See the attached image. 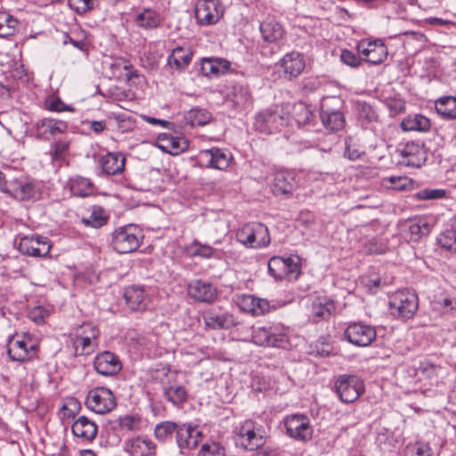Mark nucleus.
Instances as JSON below:
<instances>
[{
	"mask_svg": "<svg viewBox=\"0 0 456 456\" xmlns=\"http://www.w3.org/2000/svg\"><path fill=\"white\" fill-rule=\"evenodd\" d=\"M435 108L437 114L446 120L456 119V97L442 96L435 102Z\"/></svg>",
	"mask_w": 456,
	"mask_h": 456,
	"instance_id": "a19ab883",
	"label": "nucleus"
},
{
	"mask_svg": "<svg viewBox=\"0 0 456 456\" xmlns=\"http://www.w3.org/2000/svg\"><path fill=\"white\" fill-rule=\"evenodd\" d=\"M286 434L297 441H308L313 436L310 419L304 414H291L284 419Z\"/></svg>",
	"mask_w": 456,
	"mask_h": 456,
	"instance_id": "ddd939ff",
	"label": "nucleus"
},
{
	"mask_svg": "<svg viewBox=\"0 0 456 456\" xmlns=\"http://www.w3.org/2000/svg\"><path fill=\"white\" fill-rule=\"evenodd\" d=\"M230 62L224 59L203 58L200 61V71L203 76H217L230 69Z\"/></svg>",
	"mask_w": 456,
	"mask_h": 456,
	"instance_id": "4c0bfd02",
	"label": "nucleus"
},
{
	"mask_svg": "<svg viewBox=\"0 0 456 456\" xmlns=\"http://www.w3.org/2000/svg\"><path fill=\"white\" fill-rule=\"evenodd\" d=\"M79 410V403L77 400L70 399L67 403H64L61 410L60 414L61 419H71L74 418L76 413Z\"/></svg>",
	"mask_w": 456,
	"mask_h": 456,
	"instance_id": "680f3d73",
	"label": "nucleus"
},
{
	"mask_svg": "<svg viewBox=\"0 0 456 456\" xmlns=\"http://www.w3.org/2000/svg\"><path fill=\"white\" fill-rule=\"evenodd\" d=\"M34 128L37 139L50 141L64 134L68 129V124L61 119L44 118L35 122Z\"/></svg>",
	"mask_w": 456,
	"mask_h": 456,
	"instance_id": "f3484780",
	"label": "nucleus"
},
{
	"mask_svg": "<svg viewBox=\"0 0 456 456\" xmlns=\"http://www.w3.org/2000/svg\"><path fill=\"white\" fill-rule=\"evenodd\" d=\"M7 194L19 201H37L41 199L42 185L37 180L20 175L9 180Z\"/></svg>",
	"mask_w": 456,
	"mask_h": 456,
	"instance_id": "39448f33",
	"label": "nucleus"
},
{
	"mask_svg": "<svg viewBox=\"0 0 456 456\" xmlns=\"http://www.w3.org/2000/svg\"><path fill=\"white\" fill-rule=\"evenodd\" d=\"M364 390L363 381L355 375H340L335 382V391L345 403L356 401Z\"/></svg>",
	"mask_w": 456,
	"mask_h": 456,
	"instance_id": "9d476101",
	"label": "nucleus"
},
{
	"mask_svg": "<svg viewBox=\"0 0 456 456\" xmlns=\"http://www.w3.org/2000/svg\"><path fill=\"white\" fill-rule=\"evenodd\" d=\"M240 307L243 311L252 313L254 315H261L269 309L266 299L258 298L252 295H244L240 299Z\"/></svg>",
	"mask_w": 456,
	"mask_h": 456,
	"instance_id": "ea45409f",
	"label": "nucleus"
},
{
	"mask_svg": "<svg viewBox=\"0 0 456 456\" xmlns=\"http://www.w3.org/2000/svg\"><path fill=\"white\" fill-rule=\"evenodd\" d=\"M259 30L265 43L277 45H280L286 35L283 25L273 17L264 20L260 23Z\"/></svg>",
	"mask_w": 456,
	"mask_h": 456,
	"instance_id": "393cba45",
	"label": "nucleus"
},
{
	"mask_svg": "<svg viewBox=\"0 0 456 456\" xmlns=\"http://www.w3.org/2000/svg\"><path fill=\"white\" fill-rule=\"evenodd\" d=\"M229 102L237 111L249 108L252 105V96L248 87L240 84L233 86L229 94Z\"/></svg>",
	"mask_w": 456,
	"mask_h": 456,
	"instance_id": "f704fd0d",
	"label": "nucleus"
},
{
	"mask_svg": "<svg viewBox=\"0 0 456 456\" xmlns=\"http://www.w3.org/2000/svg\"><path fill=\"white\" fill-rule=\"evenodd\" d=\"M126 157L122 152H108L99 159V166L106 175H118L124 172Z\"/></svg>",
	"mask_w": 456,
	"mask_h": 456,
	"instance_id": "bb28decb",
	"label": "nucleus"
},
{
	"mask_svg": "<svg viewBox=\"0 0 456 456\" xmlns=\"http://www.w3.org/2000/svg\"><path fill=\"white\" fill-rule=\"evenodd\" d=\"M356 49L362 61L374 65L382 63L387 56V46L380 39H362Z\"/></svg>",
	"mask_w": 456,
	"mask_h": 456,
	"instance_id": "4468645a",
	"label": "nucleus"
},
{
	"mask_svg": "<svg viewBox=\"0 0 456 456\" xmlns=\"http://www.w3.org/2000/svg\"><path fill=\"white\" fill-rule=\"evenodd\" d=\"M71 431L75 436L91 442L97 436L98 427L94 421L89 419L87 417L80 416L72 424Z\"/></svg>",
	"mask_w": 456,
	"mask_h": 456,
	"instance_id": "72a5a7b5",
	"label": "nucleus"
},
{
	"mask_svg": "<svg viewBox=\"0 0 456 456\" xmlns=\"http://www.w3.org/2000/svg\"><path fill=\"white\" fill-rule=\"evenodd\" d=\"M268 273L276 281L297 279L301 273V259L298 256H272L268 262Z\"/></svg>",
	"mask_w": 456,
	"mask_h": 456,
	"instance_id": "6e6552de",
	"label": "nucleus"
},
{
	"mask_svg": "<svg viewBox=\"0 0 456 456\" xmlns=\"http://www.w3.org/2000/svg\"><path fill=\"white\" fill-rule=\"evenodd\" d=\"M283 73V77L289 80L297 77L305 69L304 56L298 52L287 53L276 64Z\"/></svg>",
	"mask_w": 456,
	"mask_h": 456,
	"instance_id": "aec40b11",
	"label": "nucleus"
},
{
	"mask_svg": "<svg viewBox=\"0 0 456 456\" xmlns=\"http://www.w3.org/2000/svg\"><path fill=\"white\" fill-rule=\"evenodd\" d=\"M86 407L97 413L106 414L117 406L116 397L113 392L105 387H96L89 390L86 397Z\"/></svg>",
	"mask_w": 456,
	"mask_h": 456,
	"instance_id": "1a4fd4ad",
	"label": "nucleus"
},
{
	"mask_svg": "<svg viewBox=\"0 0 456 456\" xmlns=\"http://www.w3.org/2000/svg\"><path fill=\"white\" fill-rule=\"evenodd\" d=\"M271 190L275 196L289 197L297 188L296 175L289 170H278L272 175Z\"/></svg>",
	"mask_w": 456,
	"mask_h": 456,
	"instance_id": "6ab92c4d",
	"label": "nucleus"
},
{
	"mask_svg": "<svg viewBox=\"0 0 456 456\" xmlns=\"http://www.w3.org/2000/svg\"><path fill=\"white\" fill-rule=\"evenodd\" d=\"M340 60L343 63L350 66V67H358L361 64L362 57L357 56L352 51L344 49L340 54Z\"/></svg>",
	"mask_w": 456,
	"mask_h": 456,
	"instance_id": "338daca9",
	"label": "nucleus"
},
{
	"mask_svg": "<svg viewBox=\"0 0 456 456\" xmlns=\"http://www.w3.org/2000/svg\"><path fill=\"white\" fill-rule=\"evenodd\" d=\"M346 339L352 345L361 347L370 346L377 338L375 327L362 322L348 324L344 331Z\"/></svg>",
	"mask_w": 456,
	"mask_h": 456,
	"instance_id": "f8f14e48",
	"label": "nucleus"
},
{
	"mask_svg": "<svg viewBox=\"0 0 456 456\" xmlns=\"http://www.w3.org/2000/svg\"><path fill=\"white\" fill-rule=\"evenodd\" d=\"M69 142L66 141L59 140L55 142L51 148V155L53 159H59L63 157V155L69 150Z\"/></svg>",
	"mask_w": 456,
	"mask_h": 456,
	"instance_id": "774afa93",
	"label": "nucleus"
},
{
	"mask_svg": "<svg viewBox=\"0 0 456 456\" xmlns=\"http://www.w3.org/2000/svg\"><path fill=\"white\" fill-rule=\"evenodd\" d=\"M398 151L403 158V163L411 167H420L428 157L424 145L419 142H408Z\"/></svg>",
	"mask_w": 456,
	"mask_h": 456,
	"instance_id": "412c9836",
	"label": "nucleus"
},
{
	"mask_svg": "<svg viewBox=\"0 0 456 456\" xmlns=\"http://www.w3.org/2000/svg\"><path fill=\"white\" fill-rule=\"evenodd\" d=\"M430 126L429 118L421 114L408 115L401 122L403 131L427 132Z\"/></svg>",
	"mask_w": 456,
	"mask_h": 456,
	"instance_id": "79ce46f5",
	"label": "nucleus"
},
{
	"mask_svg": "<svg viewBox=\"0 0 456 456\" xmlns=\"http://www.w3.org/2000/svg\"><path fill=\"white\" fill-rule=\"evenodd\" d=\"M385 183L388 188L403 191L407 187L409 180L406 176H390L385 179Z\"/></svg>",
	"mask_w": 456,
	"mask_h": 456,
	"instance_id": "69168bd1",
	"label": "nucleus"
},
{
	"mask_svg": "<svg viewBox=\"0 0 456 456\" xmlns=\"http://www.w3.org/2000/svg\"><path fill=\"white\" fill-rule=\"evenodd\" d=\"M184 120L192 127L205 126L211 120V113L205 109H191L185 114Z\"/></svg>",
	"mask_w": 456,
	"mask_h": 456,
	"instance_id": "49530a36",
	"label": "nucleus"
},
{
	"mask_svg": "<svg viewBox=\"0 0 456 456\" xmlns=\"http://www.w3.org/2000/svg\"><path fill=\"white\" fill-rule=\"evenodd\" d=\"M256 121L265 124L263 130L272 132V129H277L279 125H281L283 118L281 115L275 112H262L256 117Z\"/></svg>",
	"mask_w": 456,
	"mask_h": 456,
	"instance_id": "3c124183",
	"label": "nucleus"
},
{
	"mask_svg": "<svg viewBox=\"0 0 456 456\" xmlns=\"http://www.w3.org/2000/svg\"><path fill=\"white\" fill-rule=\"evenodd\" d=\"M193 53L188 46H176L167 57V63L177 70H183L191 61Z\"/></svg>",
	"mask_w": 456,
	"mask_h": 456,
	"instance_id": "c9c22d12",
	"label": "nucleus"
},
{
	"mask_svg": "<svg viewBox=\"0 0 456 456\" xmlns=\"http://www.w3.org/2000/svg\"><path fill=\"white\" fill-rule=\"evenodd\" d=\"M7 354L12 361L24 362L33 358L38 345L30 334L12 335L7 339Z\"/></svg>",
	"mask_w": 456,
	"mask_h": 456,
	"instance_id": "0eeeda50",
	"label": "nucleus"
},
{
	"mask_svg": "<svg viewBox=\"0 0 456 456\" xmlns=\"http://www.w3.org/2000/svg\"><path fill=\"white\" fill-rule=\"evenodd\" d=\"M126 452L131 456H154L156 444L146 436H137L127 441Z\"/></svg>",
	"mask_w": 456,
	"mask_h": 456,
	"instance_id": "7c9ffc66",
	"label": "nucleus"
},
{
	"mask_svg": "<svg viewBox=\"0 0 456 456\" xmlns=\"http://www.w3.org/2000/svg\"><path fill=\"white\" fill-rule=\"evenodd\" d=\"M434 310L441 313H448L456 309V300L449 297H437L432 302Z\"/></svg>",
	"mask_w": 456,
	"mask_h": 456,
	"instance_id": "6e6d98bb",
	"label": "nucleus"
},
{
	"mask_svg": "<svg viewBox=\"0 0 456 456\" xmlns=\"http://www.w3.org/2000/svg\"><path fill=\"white\" fill-rule=\"evenodd\" d=\"M275 327H257L253 330L252 340L255 344L264 346H279L282 335L276 332Z\"/></svg>",
	"mask_w": 456,
	"mask_h": 456,
	"instance_id": "c756f323",
	"label": "nucleus"
},
{
	"mask_svg": "<svg viewBox=\"0 0 456 456\" xmlns=\"http://www.w3.org/2000/svg\"><path fill=\"white\" fill-rule=\"evenodd\" d=\"M236 240L248 248H262L271 242L268 228L262 223L251 222L243 224L236 232Z\"/></svg>",
	"mask_w": 456,
	"mask_h": 456,
	"instance_id": "7ed1b4c3",
	"label": "nucleus"
},
{
	"mask_svg": "<svg viewBox=\"0 0 456 456\" xmlns=\"http://www.w3.org/2000/svg\"><path fill=\"white\" fill-rule=\"evenodd\" d=\"M110 69L111 70V75L116 78H120L124 75L126 77L127 80L134 77H138L137 71L134 69L133 65L129 61L125 58H115L112 60V62L110 64Z\"/></svg>",
	"mask_w": 456,
	"mask_h": 456,
	"instance_id": "37998d69",
	"label": "nucleus"
},
{
	"mask_svg": "<svg viewBox=\"0 0 456 456\" xmlns=\"http://www.w3.org/2000/svg\"><path fill=\"white\" fill-rule=\"evenodd\" d=\"M158 146L164 152L178 155L186 151L189 144L184 137L163 133L158 137Z\"/></svg>",
	"mask_w": 456,
	"mask_h": 456,
	"instance_id": "cd10ccee",
	"label": "nucleus"
},
{
	"mask_svg": "<svg viewBox=\"0 0 456 456\" xmlns=\"http://www.w3.org/2000/svg\"><path fill=\"white\" fill-rule=\"evenodd\" d=\"M362 283L370 294H376L383 286L385 281L379 276L369 275L362 278Z\"/></svg>",
	"mask_w": 456,
	"mask_h": 456,
	"instance_id": "4d7b16f0",
	"label": "nucleus"
},
{
	"mask_svg": "<svg viewBox=\"0 0 456 456\" xmlns=\"http://www.w3.org/2000/svg\"><path fill=\"white\" fill-rule=\"evenodd\" d=\"M191 256L203 258H212L219 256V250L207 244H201L195 240L189 248Z\"/></svg>",
	"mask_w": 456,
	"mask_h": 456,
	"instance_id": "603ef678",
	"label": "nucleus"
},
{
	"mask_svg": "<svg viewBox=\"0 0 456 456\" xmlns=\"http://www.w3.org/2000/svg\"><path fill=\"white\" fill-rule=\"evenodd\" d=\"M18 249L23 255L42 257L50 253L51 244L48 238L35 234L22 237Z\"/></svg>",
	"mask_w": 456,
	"mask_h": 456,
	"instance_id": "dca6fc26",
	"label": "nucleus"
},
{
	"mask_svg": "<svg viewBox=\"0 0 456 456\" xmlns=\"http://www.w3.org/2000/svg\"><path fill=\"white\" fill-rule=\"evenodd\" d=\"M237 435L241 446L249 451H255L265 444L262 435L256 432L255 423L252 420H245L238 428Z\"/></svg>",
	"mask_w": 456,
	"mask_h": 456,
	"instance_id": "b1692460",
	"label": "nucleus"
},
{
	"mask_svg": "<svg viewBox=\"0 0 456 456\" xmlns=\"http://www.w3.org/2000/svg\"><path fill=\"white\" fill-rule=\"evenodd\" d=\"M364 155V151L360 143L353 136L345 139L344 156L349 160H357Z\"/></svg>",
	"mask_w": 456,
	"mask_h": 456,
	"instance_id": "8fccbe9b",
	"label": "nucleus"
},
{
	"mask_svg": "<svg viewBox=\"0 0 456 456\" xmlns=\"http://www.w3.org/2000/svg\"><path fill=\"white\" fill-rule=\"evenodd\" d=\"M45 109L50 111L61 112L71 110L59 97H48L45 102Z\"/></svg>",
	"mask_w": 456,
	"mask_h": 456,
	"instance_id": "0e129e2a",
	"label": "nucleus"
},
{
	"mask_svg": "<svg viewBox=\"0 0 456 456\" xmlns=\"http://www.w3.org/2000/svg\"><path fill=\"white\" fill-rule=\"evenodd\" d=\"M217 294L216 286L202 280L194 281L188 286V295L199 302L212 303L216 299Z\"/></svg>",
	"mask_w": 456,
	"mask_h": 456,
	"instance_id": "a878e982",
	"label": "nucleus"
},
{
	"mask_svg": "<svg viewBox=\"0 0 456 456\" xmlns=\"http://www.w3.org/2000/svg\"><path fill=\"white\" fill-rule=\"evenodd\" d=\"M49 312L44 306L37 305L28 311V317L36 324H43L48 317Z\"/></svg>",
	"mask_w": 456,
	"mask_h": 456,
	"instance_id": "bf43d9fd",
	"label": "nucleus"
},
{
	"mask_svg": "<svg viewBox=\"0 0 456 456\" xmlns=\"http://www.w3.org/2000/svg\"><path fill=\"white\" fill-rule=\"evenodd\" d=\"M197 159L201 167L225 170L230 166L232 156L223 149L212 147L200 151Z\"/></svg>",
	"mask_w": 456,
	"mask_h": 456,
	"instance_id": "2eb2a0df",
	"label": "nucleus"
},
{
	"mask_svg": "<svg viewBox=\"0 0 456 456\" xmlns=\"http://www.w3.org/2000/svg\"><path fill=\"white\" fill-rule=\"evenodd\" d=\"M312 118L313 114L306 106L299 104L294 108V118L298 126L309 123Z\"/></svg>",
	"mask_w": 456,
	"mask_h": 456,
	"instance_id": "13d9d810",
	"label": "nucleus"
},
{
	"mask_svg": "<svg viewBox=\"0 0 456 456\" xmlns=\"http://www.w3.org/2000/svg\"><path fill=\"white\" fill-rule=\"evenodd\" d=\"M142 231L134 224L118 227L111 234V245L119 254L134 252L142 244Z\"/></svg>",
	"mask_w": 456,
	"mask_h": 456,
	"instance_id": "20e7f679",
	"label": "nucleus"
},
{
	"mask_svg": "<svg viewBox=\"0 0 456 456\" xmlns=\"http://www.w3.org/2000/svg\"><path fill=\"white\" fill-rule=\"evenodd\" d=\"M439 247L451 254H456V226L444 229L436 238Z\"/></svg>",
	"mask_w": 456,
	"mask_h": 456,
	"instance_id": "a18cd8bd",
	"label": "nucleus"
},
{
	"mask_svg": "<svg viewBox=\"0 0 456 456\" xmlns=\"http://www.w3.org/2000/svg\"><path fill=\"white\" fill-rule=\"evenodd\" d=\"M198 456H225V449L220 443L209 441L201 445Z\"/></svg>",
	"mask_w": 456,
	"mask_h": 456,
	"instance_id": "5fc2aeb1",
	"label": "nucleus"
},
{
	"mask_svg": "<svg viewBox=\"0 0 456 456\" xmlns=\"http://www.w3.org/2000/svg\"><path fill=\"white\" fill-rule=\"evenodd\" d=\"M18 20L9 12H0V37H7L15 33Z\"/></svg>",
	"mask_w": 456,
	"mask_h": 456,
	"instance_id": "de8ad7c7",
	"label": "nucleus"
},
{
	"mask_svg": "<svg viewBox=\"0 0 456 456\" xmlns=\"http://www.w3.org/2000/svg\"><path fill=\"white\" fill-rule=\"evenodd\" d=\"M431 224L427 216H416L406 220L402 230L404 237L411 241H419L431 232Z\"/></svg>",
	"mask_w": 456,
	"mask_h": 456,
	"instance_id": "a211bd4d",
	"label": "nucleus"
},
{
	"mask_svg": "<svg viewBox=\"0 0 456 456\" xmlns=\"http://www.w3.org/2000/svg\"><path fill=\"white\" fill-rule=\"evenodd\" d=\"M94 368L100 375L110 377L117 375L121 370L122 363L115 354L103 351L94 357Z\"/></svg>",
	"mask_w": 456,
	"mask_h": 456,
	"instance_id": "4be33fe9",
	"label": "nucleus"
},
{
	"mask_svg": "<svg viewBox=\"0 0 456 456\" xmlns=\"http://www.w3.org/2000/svg\"><path fill=\"white\" fill-rule=\"evenodd\" d=\"M66 187L69 188L72 195L81 198L91 195L94 191L92 181L80 175L70 177L67 182Z\"/></svg>",
	"mask_w": 456,
	"mask_h": 456,
	"instance_id": "e433bc0d",
	"label": "nucleus"
},
{
	"mask_svg": "<svg viewBox=\"0 0 456 456\" xmlns=\"http://www.w3.org/2000/svg\"><path fill=\"white\" fill-rule=\"evenodd\" d=\"M179 425L172 421H163L158 424L154 429L155 437L161 442H165L173 433H176Z\"/></svg>",
	"mask_w": 456,
	"mask_h": 456,
	"instance_id": "864d4df0",
	"label": "nucleus"
},
{
	"mask_svg": "<svg viewBox=\"0 0 456 456\" xmlns=\"http://www.w3.org/2000/svg\"><path fill=\"white\" fill-rule=\"evenodd\" d=\"M204 323L212 330H229L237 323L235 317L230 313L217 314L214 311L208 312L204 317Z\"/></svg>",
	"mask_w": 456,
	"mask_h": 456,
	"instance_id": "473e14b6",
	"label": "nucleus"
},
{
	"mask_svg": "<svg viewBox=\"0 0 456 456\" xmlns=\"http://www.w3.org/2000/svg\"><path fill=\"white\" fill-rule=\"evenodd\" d=\"M335 311L334 301L325 296L316 297L312 302L311 314L314 322L329 319Z\"/></svg>",
	"mask_w": 456,
	"mask_h": 456,
	"instance_id": "2f4dec72",
	"label": "nucleus"
},
{
	"mask_svg": "<svg viewBox=\"0 0 456 456\" xmlns=\"http://www.w3.org/2000/svg\"><path fill=\"white\" fill-rule=\"evenodd\" d=\"M164 395L174 405H182L188 397L187 390L183 386H170L164 389Z\"/></svg>",
	"mask_w": 456,
	"mask_h": 456,
	"instance_id": "09e8293b",
	"label": "nucleus"
},
{
	"mask_svg": "<svg viewBox=\"0 0 456 456\" xmlns=\"http://www.w3.org/2000/svg\"><path fill=\"white\" fill-rule=\"evenodd\" d=\"M124 298L127 306L134 311L144 310L150 303V297L142 286L133 285L126 288Z\"/></svg>",
	"mask_w": 456,
	"mask_h": 456,
	"instance_id": "c85d7f7f",
	"label": "nucleus"
},
{
	"mask_svg": "<svg viewBox=\"0 0 456 456\" xmlns=\"http://www.w3.org/2000/svg\"><path fill=\"white\" fill-rule=\"evenodd\" d=\"M69 5L77 13L82 14L94 8V0H69Z\"/></svg>",
	"mask_w": 456,
	"mask_h": 456,
	"instance_id": "052dcab7",
	"label": "nucleus"
},
{
	"mask_svg": "<svg viewBox=\"0 0 456 456\" xmlns=\"http://www.w3.org/2000/svg\"><path fill=\"white\" fill-rule=\"evenodd\" d=\"M75 356L90 355L98 348L100 330L92 322L76 326L69 334Z\"/></svg>",
	"mask_w": 456,
	"mask_h": 456,
	"instance_id": "f257e3e1",
	"label": "nucleus"
},
{
	"mask_svg": "<svg viewBox=\"0 0 456 456\" xmlns=\"http://www.w3.org/2000/svg\"><path fill=\"white\" fill-rule=\"evenodd\" d=\"M202 433L197 427L189 424H182L178 426L176 431V444L181 452L194 450L201 439Z\"/></svg>",
	"mask_w": 456,
	"mask_h": 456,
	"instance_id": "5701e85b",
	"label": "nucleus"
},
{
	"mask_svg": "<svg viewBox=\"0 0 456 456\" xmlns=\"http://www.w3.org/2000/svg\"><path fill=\"white\" fill-rule=\"evenodd\" d=\"M408 456H434L431 447L428 444L416 443L408 448Z\"/></svg>",
	"mask_w": 456,
	"mask_h": 456,
	"instance_id": "e2e57ef3",
	"label": "nucleus"
},
{
	"mask_svg": "<svg viewBox=\"0 0 456 456\" xmlns=\"http://www.w3.org/2000/svg\"><path fill=\"white\" fill-rule=\"evenodd\" d=\"M136 25L144 29H153L161 22L160 15L153 9L145 8L135 16Z\"/></svg>",
	"mask_w": 456,
	"mask_h": 456,
	"instance_id": "c03bdc74",
	"label": "nucleus"
},
{
	"mask_svg": "<svg viewBox=\"0 0 456 456\" xmlns=\"http://www.w3.org/2000/svg\"><path fill=\"white\" fill-rule=\"evenodd\" d=\"M342 104V100L337 96H327L322 100L320 116L327 130L337 132L344 128L346 120L340 111Z\"/></svg>",
	"mask_w": 456,
	"mask_h": 456,
	"instance_id": "423d86ee",
	"label": "nucleus"
},
{
	"mask_svg": "<svg viewBox=\"0 0 456 456\" xmlns=\"http://www.w3.org/2000/svg\"><path fill=\"white\" fill-rule=\"evenodd\" d=\"M109 218V215L102 207L94 205L91 208L89 215L82 216L80 222L86 227L98 229L104 226L108 223Z\"/></svg>",
	"mask_w": 456,
	"mask_h": 456,
	"instance_id": "58836bf2",
	"label": "nucleus"
},
{
	"mask_svg": "<svg viewBox=\"0 0 456 456\" xmlns=\"http://www.w3.org/2000/svg\"><path fill=\"white\" fill-rule=\"evenodd\" d=\"M224 14V7L220 0H199L195 5V18L201 26L216 24Z\"/></svg>",
	"mask_w": 456,
	"mask_h": 456,
	"instance_id": "9b49d317",
	"label": "nucleus"
},
{
	"mask_svg": "<svg viewBox=\"0 0 456 456\" xmlns=\"http://www.w3.org/2000/svg\"><path fill=\"white\" fill-rule=\"evenodd\" d=\"M419 307V297L409 289H402L389 296L388 309L394 317L408 320L414 316Z\"/></svg>",
	"mask_w": 456,
	"mask_h": 456,
	"instance_id": "f03ea898",
	"label": "nucleus"
}]
</instances>
